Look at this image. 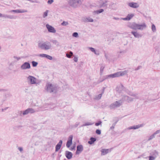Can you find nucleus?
<instances>
[{
  "instance_id": "b1692460",
  "label": "nucleus",
  "mask_w": 160,
  "mask_h": 160,
  "mask_svg": "<svg viewBox=\"0 0 160 160\" xmlns=\"http://www.w3.org/2000/svg\"><path fill=\"white\" fill-rule=\"evenodd\" d=\"M28 113H29V112H28V109L23 112V115H25L26 114H28Z\"/></svg>"
},
{
  "instance_id": "f8f14e48",
  "label": "nucleus",
  "mask_w": 160,
  "mask_h": 160,
  "mask_svg": "<svg viewBox=\"0 0 160 160\" xmlns=\"http://www.w3.org/2000/svg\"><path fill=\"white\" fill-rule=\"evenodd\" d=\"M62 144V141L60 140L58 143L56 145L55 148V151L57 152L59 150Z\"/></svg>"
},
{
  "instance_id": "cd10ccee",
  "label": "nucleus",
  "mask_w": 160,
  "mask_h": 160,
  "mask_svg": "<svg viewBox=\"0 0 160 160\" xmlns=\"http://www.w3.org/2000/svg\"><path fill=\"white\" fill-rule=\"evenodd\" d=\"M48 11H46L43 14V17H46L48 15Z\"/></svg>"
},
{
  "instance_id": "72a5a7b5",
  "label": "nucleus",
  "mask_w": 160,
  "mask_h": 160,
  "mask_svg": "<svg viewBox=\"0 0 160 160\" xmlns=\"http://www.w3.org/2000/svg\"><path fill=\"white\" fill-rule=\"evenodd\" d=\"M47 54H40V56L42 57H44L46 58L47 57Z\"/></svg>"
},
{
  "instance_id": "37998d69",
  "label": "nucleus",
  "mask_w": 160,
  "mask_h": 160,
  "mask_svg": "<svg viewBox=\"0 0 160 160\" xmlns=\"http://www.w3.org/2000/svg\"><path fill=\"white\" fill-rule=\"evenodd\" d=\"M129 129H133V127H130L129 128Z\"/></svg>"
},
{
  "instance_id": "f3484780",
  "label": "nucleus",
  "mask_w": 160,
  "mask_h": 160,
  "mask_svg": "<svg viewBox=\"0 0 160 160\" xmlns=\"http://www.w3.org/2000/svg\"><path fill=\"white\" fill-rule=\"evenodd\" d=\"M12 12H15L16 13H23L25 12H27L26 10H13L12 11Z\"/></svg>"
},
{
  "instance_id": "ea45409f",
  "label": "nucleus",
  "mask_w": 160,
  "mask_h": 160,
  "mask_svg": "<svg viewBox=\"0 0 160 160\" xmlns=\"http://www.w3.org/2000/svg\"><path fill=\"white\" fill-rule=\"evenodd\" d=\"M102 94H99L98 95V99H100L102 97Z\"/></svg>"
},
{
  "instance_id": "a878e982",
  "label": "nucleus",
  "mask_w": 160,
  "mask_h": 160,
  "mask_svg": "<svg viewBox=\"0 0 160 160\" xmlns=\"http://www.w3.org/2000/svg\"><path fill=\"white\" fill-rule=\"evenodd\" d=\"M90 49V50L92 52H93L95 54H97L96 51H95V49L93 48H89Z\"/></svg>"
},
{
  "instance_id": "4be33fe9",
  "label": "nucleus",
  "mask_w": 160,
  "mask_h": 160,
  "mask_svg": "<svg viewBox=\"0 0 160 160\" xmlns=\"http://www.w3.org/2000/svg\"><path fill=\"white\" fill-rule=\"evenodd\" d=\"M141 127V125H136V126H133V129H135Z\"/></svg>"
},
{
  "instance_id": "f704fd0d",
  "label": "nucleus",
  "mask_w": 160,
  "mask_h": 160,
  "mask_svg": "<svg viewBox=\"0 0 160 160\" xmlns=\"http://www.w3.org/2000/svg\"><path fill=\"white\" fill-rule=\"evenodd\" d=\"M154 137V135H152L150 137V138H149L148 140H150L153 138Z\"/></svg>"
},
{
  "instance_id": "1a4fd4ad",
  "label": "nucleus",
  "mask_w": 160,
  "mask_h": 160,
  "mask_svg": "<svg viewBox=\"0 0 160 160\" xmlns=\"http://www.w3.org/2000/svg\"><path fill=\"white\" fill-rule=\"evenodd\" d=\"M28 79L30 81L32 84H34L36 83V79L33 77L32 76H29L28 77Z\"/></svg>"
},
{
  "instance_id": "bb28decb",
  "label": "nucleus",
  "mask_w": 160,
  "mask_h": 160,
  "mask_svg": "<svg viewBox=\"0 0 160 160\" xmlns=\"http://www.w3.org/2000/svg\"><path fill=\"white\" fill-rule=\"evenodd\" d=\"M152 30L153 31H154L156 30V27L154 24H152Z\"/></svg>"
},
{
  "instance_id": "c9c22d12",
  "label": "nucleus",
  "mask_w": 160,
  "mask_h": 160,
  "mask_svg": "<svg viewBox=\"0 0 160 160\" xmlns=\"http://www.w3.org/2000/svg\"><path fill=\"white\" fill-rule=\"evenodd\" d=\"M68 23L67 22H63L62 23V25H66L68 24Z\"/></svg>"
},
{
  "instance_id": "f257e3e1",
  "label": "nucleus",
  "mask_w": 160,
  "mask_h": 160,
  "mask_svg": "<svg viewBox=\"0 0 160 160\" xmlns=\"http://www.w3.org/2000/svg\"><path fill=\"white\" fill-rule=\"evenodd\" d=\"M127 72L126 71H124V72H119L115 73L109 75L108 76L109 77L112 78L118 77L121 76H123Z\"/></svg>"
},
{
  "instance_id": "c756f323",
  "label": "nucleus",
  "mask_w": 160,
  "mask_h": 160,
  "mask_svg": "<svg viewBox=\"0 0 160 160\" xmlns=\"http://www.w3.org/2000/svg\"><path fill=\"white\" fill-rule=\"evenodd\" d=\"M73 36L76 37L78 36V33L77 32H74L72 35Z\"/></svg>"
},
{
  "instance_id": "393cba45",
  "label": "nucleus",
  "mask_w": 160,
  "mask_h": 160,
  "mask_svg": "<svg viewBox=\"0 0 160 160\" xmlns=\"http://www.w3.org/2000/svg\"><path fill=\"white\" fill-rule=\"evenodd\" d=\"M28 112L29 113H33L35 111H34L31 108H28Z\"/></svg>"
},
{
  "instance_id": "c85d7f7f",
  "label": "nucleus",
  "mask_w": 160,
  "mask_h": 160,
  "mask_svg": "<svg viewBox=\"0 0 160 160\" xmlns=\"http://www.w3.org/2000/svg\"><path fill=\"white\" fill-rule=\"evenodd\" d=\"M96 133L98 134L99 135L101 133V131L100 130H99L97 129L96 131Z\"/></svg>"
},
{
  "instance_id": "e433bc0d",
  "label": "nucleus",
  "mask_w": 160,
  "mask_h": 160,
  "mask_svg": "<svg viewBox=\"0 0 160 160\" xmlns=\"http://www.w3.org/2000/svg\"><path fill=\"white\" fill-rule=\"evenodd\" d=\"M154 159V157L152 156H150L149 157V160H153Z\"/></svg>"
},
{
  "instance_id": "c03bdc74",
  "label": "nucleus",
  "mask_w": 160,
  "mask_h": 160,
  "mask_svg": "<svg viewBox=\"0 0 160 160\" xmlns=\"http://www.w3.org/2000/svg\"><path fill=\"white\" fill-rule=\"evenodd\" d=\"M158 132H159V131H157L156 132H155V134H157V133H158Z\"/></svg>"
},
{
  "instance_id": "dca6fc26",
  "label": "nucleus",
  "mask_w": 160,
  "mask_h": 160,
  "mask_svg": "<svg viewBox=\"0 0 160 160\" xmlns=\"http://www.w3.org/2000/svg\"><path fill=\"white\" fill-rule=\"evenodd\" d=\"M120 105V102L116 101L114 103L112 104L111 106V108H113L115 107H118Z\"/></svg>"
},
{
  "instance_id": "423d86ee",
  "label": "nucleus",
  "mask_w": 160,
  "mask_h": 160,
  "mask_svg": "<svg viewBox=\"0 0 160 160\" xmlns=\"http://www.w3.org/2000/svg\"><path fill=\"white\" fill-rule=\"evenodd\" d=\"M73 136L72 135L70 136L68 138V141L66 144L67 147L69 148L72 143V140Z\"/></svg>"
},
{
  "instance_id": "a18cd8bd",
  "label": "nucleus",
  "mask_w": 160,
  "mask_h": 160,
  "mask_svg": "<svg viewBox=\"0 0 160 160\" xmlns=\"http://www.w3.org/2000/svg\"><path fill=\"white\" fill-rule=\"evenodd\" d=\"M2 17V14L0 13V17Z\"/></svg>"
},
{
  "instance_id": "412c9836",
  "label": "nucleus",
  "mask_w": 160,
  "mask_h": 160,
  "mask_svg": "<svg viewBox=\"0 0 160 160\" xmlns=\"http://www.w3.org/2000/svg\"><path fill=\"white\" fill-rule=\"evenodd\" d=\"M70 54H67L66 56L68 58H70L71 56L72 55L73 53L72 52H69Z\"/></svg>"
},
{
  "instance_id": "2eb2a0df",
  "label": "nucleus",
  "mask_w": 160,
  "mask_h": 160,
  "mask_svg": "<svg viewBox=\"0 0 160 160\" xmlns=\"http://www.w3.org/2000/svg\"><path fill=\"white\" fill-rule=\"evenodd\" d=\"M110 150L109 149H102L101 150V154L102 155H105L108 153Z\"/></svg>"
},
{
  "instance_id": "7c9ffc66",
  "label": "nucleus",
  "mask_w": 160,
  "mask_h": 160,
  "mask_svg": "<svg viewBox=\"0 0 160 160\" xmlns=\"http://www.w3.org/2000/svg\"><path fill=\"white\" fill-rule=\"evenodd\" d=\"M46 58L48 59H49L51 60L52 59V57L48 55H47V56Z\"/></svg>"
},
{
  "instance_id": "20e7f679",
  "label": "nucleus",
  "mask_w": 160,
  "mask_h": 160,
  "mask_svg": "<svg viewBox=\"0 0 160 160\" xmlns=\"http://www.w3.org/2000/svg\"><path fill=\"white\" fill-rule=\"evenodd\" d=\"M55 89V88L51 84L48 83L47 85V90L50 92H53Z\"/></svg>"
},
{
  "instance_id": "f03ea898",
  "label": "nucleus",
  "mask_w": 160,
  "mask_h": 160,
  "mask_svg": "<svg viewBox=\"0 0 160 160\" xmlns=\"http://www.w3.org/2000/svg\"><path fill=\"white\" fill-rule=\"evenodd\" d=\"M146 27V25L145 23H143L142 25H140L138 24H135L131 28L132 29L136 30L137 29L142 30L143 28Z\"/></svg>"
},
{
  "instance_id": "2f4dec72",
  "label": "nucleus",
  "mask_w": 160,
  "mask_h": 160,
  "mask_svg": "<svg viewBox=\"0 0 160 160\" xmlns=\"http://www.w3.org/2000/svg\"><path fill=\"white\" fill-rule=\"evenodd\" d=\"M101 123H102L101 122L99 121L98 122L96 123H95V125L96 126H98L99 125H100V124H101Z\"/></svg>"
},
{
  "instance_id": "79ce46f5",
  "label": "nucleus",
  "mask_w": 160,
  "mask_h": 160,
  "mask_svg": "<svg viewBox=\"0 0 160 160\" xmlns=\"http://www.w3.org/2000/svg\"><path fill=\"white\" fill-rule=\"evenodd\" d=\"M19 149L21 151H22V148H19Z\"/></svg>"
},
{
  "instance_id": "9d476101",
  "label": "nucleus",
  "mask_w": 160,
  "mask_h": 160,
  "mask_svg": "<svg viewBox=\"0 0 160 160\" xmlns=\"http://www.w3.org/2000/svg\"><path fill=\"white\" fill-rule=\"evenodd\" d=\"M30 67V64L28 62H25L21 66V68L23 69L29 68Z\"/></svg>"
},
{
  "instance_id": "6e6552de",
  "label": "nucleus",
  "mask_w": 160,
  "mask_h": 160,
  "mask_svg": "<svg viewBox=\"0 0 160 160\" xmlns=\"http://www.w3.org/2000/svg\"><path fill=\"white\" fill-rule=\"evenodd\" d=\"M80 0H70L69 3L71 6H75V5L78 4Z\"/></svg>"
},
{
  "instance_id": "aec40b11",
  "label": "nucleus",
  "mask_w": 160,
  "mask_h": 160,
  "mask_svg": "<svg viewBox=\"0 0 160 160\" xmlns=\"http://www.w3.org/2000/svg\"><path fill=\"white\" fill-rule=\"evenodd\" d=\"M104 10L103 9H100L98 10H97L94 11V12L98 14L100 13L103 11Z\"/></svg>"
},
{
  "instance_id": "6ab92c4d",
  "label": "nucleus",
  "mask_w": 160,
  "mask_h": 160,
  "mask_svg": "<svg viewBox=\"0 0 160 160\" xmlns=\"http://www.w3.org/2000/svg\"><path fill=\"white\" fill-rule=\"evenodd\" d=\"M131 33L135 37L138 38L139 36V34L137 32H132Z\"/></svg>"
},
{
  "instance_id": "7ed1b4c3",
  "label": "nucleus",
  "mask_w": 160,
  "mask_h": 160,
  "mask_svg": "<svg viewBox=\"0 0 160 160\" xmlns=\"http://www.w3.org/2000/svg\"><path fill=\"white\" fill-rule=\"evenodd\" d=\"M49 44V42L47 43H44L42 44L39 43V46L42 49L47 50L50 48V45Z\"/></svg>"
},
{
  "instance_id": "4c0bfd02",
  "label": "nucleus",
  "mask_w": 160,
  "mask_h": 160,
  "mask_svg": "<svg viewBox=\"0 0 160 160\" xmlns=\"http://www.w3.org/2000/svg\"><path fill=\"white\" fill-rule=\"evenodd\" d=\"M106 4H105V3H103V4H101L100 5V6L101 7H103V6H106Z\"/></svg>"
},
{
  "instance_id": "0eeeda50",
  "label": "nucleus",
  "mask_w": 160,
  "mask_h": 160,
  "mask_svg": "<svg viewBox=\"0 0 160 160\" xmlns=\"http://www.w3.org/2000/svg\"><path fill=\"white\" fill-rule=\"evenodd\" d=\"M83 150V147L82 145H79L77 147V150L76 151V154H78L80 153Z\"/></svg>"
},
{
  "instance_id": "49530a36",
  "label": "nucleus",
  "mask_w": 160,
  "mask_h": 160,
  "mask_svg": "<svg viewBox=\"0 0 160 160\" xmlns=\"http://www.w3.org/2000/svg\"><path fill=\"white\" fill-rule=\"evenodd\" d=\"M91 124H87V125H91Z\"/></svg>"
},
{
  "instance_id": "5701e85b",
  "label": "nucleus",
  "mask_w": 160,
  "mask_h": 160,
  "mask_svg": "<svg viewBox=\"0 0 160 160\" xmlns=\"http://www.w3.org/2000/svg\"><path fill=\"white\" fill-rule=\"evenodd\" d=\"M32 65L33 67H36L38 65V63L35 61H32Z\"/></svg>"
},
{
  "instance_id": "a211bd4d",
  "label": "nucleus",
  "mask_w": 160,
  "mask_h": 160,
  "mask_svg": "<svg viewBox=\"0 0 160 160\" xmlns=\"http://www.w3.org/2000/svg\"><path fill=\"white\" fill-rule=\"evenodd\" d=\"M96 141V139L94 138H91L90 140L88 141V143L90 144H93Z\"/></svg>"
},
{
  "instance_id": "a19ab883",
  "label": "nucleus",
  "mask_w": 160,
  "mask_h": 160,
  "mask_svg": "<svg viewBox=\"0 0 160 160\" xmlns=\"http://www.w3.org/2000/svg\"><path fill=\"white\" fill-rule=\"evenodd\" d=\"M89 21L90 22H92L93 21V20L92 19H90V20H89Z\"/></svg>"
},
{
  "instance_id": "ddd939ff",
  "label": "nucleus",
  "mask_w": 160,
  "mask_h": 160,
  "mask_svg": "<svg viewBox=\"0 0 160 160\" xmlns=\"http://www.w3.org/2000/svg\"><path fill=\"white\" fill-rule=\"evenodd\" d=\"M65 156L67 158L70 159L72 158V154L71 152L67 151L66 152Z\"/></svg>"
},
{
  "instance_id": "9b49d317",
  "label": "nucleus",
  "mask_w": 160,
  "mask_h": 160,
  "mask_svg": "<svg viewBox=\"0 0 160 160\" xmlns=\"http://www.w3.org/2000/svg\"><path fill=\"white\" fill-rule=\"evenodd\" d=\"M128 5L131 7L136 8L139 7V5L137 3L130 2L128 3Z\"/></svg>"
},
{
  "instance_id": "4468645a",
  "label": "nucleus",
  "mask_w": 160,
  "mask_h": 160,
  "mask_svg": "<svg viewBox=\"0 0 160 160\" xmlns=\"http://www.w3.org/2000/svg\"><path fill=\"white\" fill-rule=\"evenodd\" d=\"M134 16V15L133 14H128L126 18H123V19L124 20H129L131 19Z\"/></svg>"
},
{
  "instance_id": "39448f33",
  "label": "nucleus",
  "mask_w": 160,
  "mask_h": 160,
  "mask_svg": "<svg viewBox=\"0 0 160 160\" xmlns=\"http://www.w3.org/2000/svg\"><path fill=\"white\" fill-rule=\"evenodd\" d=\"M46 27L49 32L53 33L56 32V31L55 29L52 26L47 24L46 25Z\"/></svg>"
},
{
  "instance_id": "473e14b6",
  "label": "nucleus",
  "mask_w": 160,
  "mask_h": 160,
  "mask_svg": "<svg viewBox=\"0 0 160 160\" xmlns=\"http://www.w3.org/2000/svg\"><path fill=\"white\" fill-rule=\"evenodd\" d=\"M53 2V0H48V4H51Z\"/></svg>"
},
{
  "instance_id": "58836bf2",
  "label": "nucleus",
  "mask_w": 160,
  "mask_h": 160,
  "mask_svg": "<svg viewBox=\"0 0 160 160\" xmlns=\"http://www.w3.org/2000/svg\"><path fill=\"white\" fill-rule=\"evenodd\" d=\"M78 58L76 57H75L74 58V60L75 62H77L78 61Z\"/></svg>"
}]
</instances>
